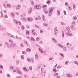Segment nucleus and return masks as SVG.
I'll list each match as a JSON object with an SVG mask.
<instances>
[{
  "label": "nucleus",
  "instance_id": "1",
  "mask_svg": "<svg viewBox=\"0 0 78 78\" xmlns=\"http://www.w3.org/2000/svg\"><path fill=\"white\" fill-rule=\"evenodd\" d=\"M19 68H17V70L16 69H14L13 70V72H16L18 73V74H20V75H22V72H20V71L19 70Z\"/></svg>",
  "mask_w": 78,
  "mask_h": 78
},
{
  "label": "nucleus",
  "instance_id": "2",
  "mask_svg": "<svg viewBox=\"0 0 78 78\" xmlns=\"http://www.w3.org/2000/svg\"><path fill=\"white\" fill-rule=\"evenodd\" d=\"M5 44L6 45L7 47L8 48H11V45L9 44V43H8V42L5 41Z\"/></svg>",
  "mask_w": 78,
  "mask_h": 78
},
{
  "label": "nucleus",
  "instance_id": "3",
  "mask_svg": "<svg viewBox=\"0 0 78 78\" xmlns=\"http://www.w3.org/2000/svg\"><path fill=\"white\" fill-rule=\"evenodd\" d=\"M53 8H50L49 12L48 13L49 16H51V15L52 14V13H53Z\"/></svg>",
  "mask_w": 78,
  "mask_h": 78
},
{
  "label": "nucleus",
  "instance_id": "4",
  "mask_svg": "<svg viewBox=\"0 0 78 78\" xmlns=\"http://www.w3.org/2000/svg\"><path fill=\"white\" fill-rule=\"evenodd\" d=\"M57 27H55L54 28V33L55 36H57V34H58V30Z\"/></svg>",
  "mask_w": 78,
  "mask_h": 78
},
{
  "label": "nucleus",
  "instance_id": "5",
  "mask_svg": "<svg viewBox=\"0 0 78 78\" xmlns=\"http://www.w3.org/2000/svg\"><path fill=\"white\" fill-rule=\"evenodd\" d=\"M32 32V34L34 36H36L37 35V33L36 32V30L35 29H33L31 30Z\"/></svg>",
  "mask_w": 78,
  "mask_h": 78
},
{
  "label": "nucleus",
  "instance_id": "6",
  "mask_svg": "<svg viewBox=\"0 0 78 78\" xmlns=\"http://www.w3.org/2000/svg\"><path fill=\"white\" fill-rule=\"evenodd\" d=\"M32 11H33V9H32V8L31 7L29 9L28 13L29 14H31V12H32Z\"/></svg>",
  "mask_w": 78,
  "mask_h": 78
},
{
  "label": "nucleus",
  "instance_id": "7",
  "mask_svg": "<svg viewBox=\"0 0 78 78\" xmlns=\"http://www.w3.org/2000/svg\"><path fill=\"white\" fill-rule=\"evenodd\" d=\"M66 34L69 36H73L72 34L70 33V32H68L67 33H66Z\"/></svg>",
  "mask_w": 78,
  "mask_h": 78
},
{
  "label": "nucleus",
  "instance_id": "8",
  "mask_svg": "<svg viewBox=\"0 0 78 78\" xmlns=\"http://www.w3.org/2000/svg\"><path fill=\"white\" fill-rule=\"evenodd\" d=\"M7 35L8 36H9V37H14V38H17V37H15L14 36L11 34L9 33H8Z\"/></svg>",
  "mask_w": 78,
  "mask_h": 78
},
{
  "label": "nucleus",
  "instance_id": "9",
  "mask_svg": "<svg viewBox=\"0 0 78 78\" xmlns=\"http://www.w3.org/2000/svg\"><path fill=\"white\" fill-rule=\"evenodd\" d=\"M52 40L53 42H54L55 43H56V44L58 43V41H57V40H56L55 39V38H52Z\"/></svg>",
  "mask_w": 78,
  "mask_h": 78
},
{
  "label": "nucleus",
  "instance_id": "10",
  "mask_svg": "<svg viewBox=\"0 0 78 78\" xmlns=\"http://www.w3.org/2000/svg\"><path fill=\"white\" fill-rule=\"evenodd\" d=\"M20 8H21V5H18L16 7V8L17 10H18V9H20Z\"/></svg>",
  "mask_w": 78,
  "mask_h": 78
},
{
  "label": "nucleus",
  "instance_id": "11",
  "mask_svg": "<svg viewBox=\"0 0 78 78\" xmlns=\"http://www.w3.org/2000/svg\"><path fill=\"white\" fill-rule=\"evenodd\" d=\"M11 47H14L16 46V44L12 43L11 44Z\"/></svg>",
  "mask_w": 78,
  "mask_h": 78
},
{
  "label": "nucleus",
  "instance_id": "12",
  "mask_svg": "<svg viewBox=\"0 0 78 78\" xmlns=\"http://www.w3.org/2000/svg\"><path fill=\"white\" fill-rule=\"evenodd\" d=\"M43 11L46 14H48V10H47L46 9H44Z\"/></svg>",
  "mask_w": 78,
  "mask_h": 78
},
{
  "label": "nucleus",
  "instance_id": "13",
  "mask_svg": "<svg viewBox=\"0 0 78 78\" xmlns=\"http://www.w3.org/2000/svg\"><path fill=\"white\" fill-rule=\"evenodd\" d=\"M38 50L40 52H41V53H43V51H42V48H41V47L38 48Z\"/></svg>",
  "mask_w": 78,
  "mask_h": 78
},
{
  "label": "nucleus",
  "instance_id": "14",
  "mask_svg": "<svg viewBox=\"0 0 78 78\" xmlns=\"http://www.w3.org/2000/svg\"><path fill=\"white\" fill-rule=\"evenodd\" d=\"M23 69L24 71H25L26 72H28V69L26 67H23Z\"/></svg>",
  "mask_w": 78,
  "mask_h": 78
},
{
  "label": "nucleus",
  "instance_id": "15",
  "mask_svg": "<svg viewBox=\"0 0 78 78\" xmlns=\"http://www.w3.org/2000/svg\"><path fill=\"white\" fill-rule=\"evenodd\" d=\"M66 30L68 32H70V27H66Z\"/></svg>",
  "mask_w": 78,
  "mask_h": 78
},
{
  "label": "nucleus",
  "instance_id": "16",
  "mask_svg": "<svg viewBox=\"0 0 78 78\" xmlns=\"http://www.w3.org/2000/svg\"><path fill=\"white\" fill-rule=\"evenodd\" d=\"M43 26H44V27H46L47 26H48V24H47V23H44L43 24Z\"/></svg>",
  "mask_w": 78,
  "mask_h": 78
},
{
  "label": "nucleus",
  "instance_id": "17",
  "mask_svg": "<svg viewBox=\"0 0 78 78\" xmlns=\"http://www.w3.org/2000/svg\"><path fill=\"white\" fill-rule=\"evenodd\" d=\"M30 61L32 62V64H34V59L33 58H31L30 59Z\"/></svg>",
  "mask_w": 78,
  "mask_h": 78
},
{
  "label": "nucleus",
  "instance_id": "18",
  "mask_svg": "<svg viewBox=\"0 0 78 78\" xmlns=\"http://www.w3.org/2000/svg\"><path fill=\"white\" fill-rule=\"evenodd\" d=\"M66 76H67V77H69V78H70V77H72V75L69 74H66Z\"/></svg>",
  "mask_w": 78,
  "mask_h": 78
},
{
  "label": "nucleus",
  "instance_id": "19",
  "mask_svg": "<svg viewBox=\"0 0 78 78\" xmlns=\"http://www.w3.org/2000/svg\"><path fill=\"white\" fill-rule=\"evenodd\" d=\"M7 7L9 8L11 7V5L10 4H7Z\"/></svg>",
  "mask_w": 78,
  "mask_h": 78
},
{
  "label": "nucleus",
  "instance_id": "20",
  "mask_svg": "<svg viewBox=\"0 0 78 78\" xmlns=\"http://www.w3.org/2000/svg\"><path fill=\"white\" fill-rule=\"evenodd\" d=\"M57 45L59 47H60V48H62L63 47V46L60 44H58Z\"/></svg>",
  "mask_w": 78,
  "mask_h": 78
},
{
  "label": "nucleus",
  "instance_id": "21",
  "mask_svg": "<svg viewBox=\"0 0 78 78\" xmlns=\"http://www.w3.org/2000/svg\"><path fill=\"white\" fill-rule=\"evenodd\" d=\"M63 49L64 51H66V47L65 46H63Z\"/></svg>",
  "mask_w": 78,
  "mask_h": 78
},
{
  "label": "nucleus",
  "instance_id": "22",
  "mask_svg": "<svg viewBox=\"0 0 78 78\" xmlns=\"http://www.w3.org/2000/svg\"><path fill=\"white\" fill-rule=\"evenodd\" d=\"M9 68L10 70H13V69H14V66H10Z\"/></svg>",
  "mask_w": 78,
  "mask_h": 78
},
{
  "label": "nucleus",
  "instance_id": "23",
  "mask_svg": "<svg viewBox=\"0 0 78 78\" xmlns=\"http://www.w3.org/2000/svg\"><path fill=\"white\" fill-rule=\"evenodd\" d=\"M62 37H64V31L62 30Z\"/></svg>",
  "mask_w": 78,
  "mask_h": 78
},
{
  "label": "nucleus",
  "instance_id": "24",
  "mask_svg": "<svg viewBox=\"0 0 78 78\" xmlns=\"http://www.w3.org/2000/svg\"><path fill=\"white\" fill-rule=\"evenodd\" d=\"M42 18L43 19V21H45V19L44 18V15H42Z\"/></svg>",
  "mask_w": 78,
  "mask_h": 78
},
{
  "label": "nucleus",
  "instance_id": "25",
  "mask_svg": "<svg viewBox=\"0 0 78 78\" xmlns=\"http://www.w3.org/2000/svg\"><path fill=\"white\" fill-rule=\"evenodd\" d=\"M33 19L31 18H28V21H33Z\"/></svg>",
  "mask_w": 78,
  "mask_h": 78
},
{
  "label": "nucleus",
  "instance_id": "26",
  "mask_svg": "<svg viewBox=\"0 0 78 78\" xmlns=\"http://www.w3.org/2000/svg\"><path fill=\"white\" fill-rule=\"evenodd\" d=\"M51 2V1H50V0H48L46 2V3L48 5V4H50V3Z\"/></svg>",
  "mask_w": 78,
  "mask_h": 78
},
{
  "label": "nucleus",
  "instance_id": "27",
  "mask_svg": "<svg viewBox=\"0 0 78 78\" xmlns=\"http://www.w3.org/2000/svg\"><path fill=\"white\" fill-rule=\"evenodd\" d=\"M31 51V49H30V48H27L26 49V51Z\"/></svg>",
  "mask_w": 78,
  "mask_h": 78
},
{
  "label": "nucleus",
  "instance_id": "28",
  "mask_svg": "<svg viewBox=\"0 0 78 78\" xmlns=\"http://www.w3.org/2000/svg\"><path fill=\"white\" fill-rule=\"evenodd\" d=\"M13 21L15 22V23H16V24H18V21H17L16 20L13 19Z\"/></svg>",
  "mask_w": 78,
  "mask_h": 78
},
{
  "label": "nucleus",
  "instance_id": "29",
  "mask_svg": "<svg viewBox=\"0 0 78 78\" xmlns=\"http://www.w3.org/2000/svg\"><path fill=\"white\" fill-rule=\"evenodd\" d=\"M11 16L12 17H13V18H14V16H15V14L14 13H12L11 14Z\"/></svg>",
  "mask_w": 78,
  "mask_h": 78
},
{
  "label": "nucleus",
  "instance_id": "30",
  "mask_svg": "<svg viewBox=\"0 0 78 78\" xmlns=\"http://www.w3.org/2000/svg\"><path fill=\"white\" fill-rule=\"evenodd\" d=\"M38 57V55H37V54L36 53L35 55V58L36 59H37Z\"/></svg>",
  "mask_w": 78,
  "mask_h": 78
},
{
  "label": "nucleus",
  "instance_id": "31",
  "mask_svg": "<svg viewBox=\"0 0 78 78\" xmlns=\"http://www.w3.org/2000/svg\"><path fill=\"white\" fill-rule=\"evenodd\" d=\"M30 40L31 41H33L34 42V41H35V39H34V38H33V37H31L30 38Z\"/></svg>",
  "mask_w": 78,
  "mask_h": 78
},
{
  "label": "nucleus",
  "instance_id": "32",
  "mask_svg": "<svg viewBox=\"0 0 78 78\" xmlns=\"http://www.w3.org/2000/svg\"><path fill=\"white\" fill-rule=\"evenodd\" d=\"M37 9H41V7L39 5H38V8H37Z\"/></svg>",
  "mask_w": 78,
  "mask_h": 78
},
{
  "label": "nucleus",
  "instance_id": "33",
  "mask_svg": "<svg viewBox=\"0 0 78 78\" xmlns=\"http://www.w3.org/2000/svg\"><path fill=\"white\" fill-rule=\"evenodd\" d=\"M61 25H66V23H64V22H61Z\"/></svg>",
  "mask_w": 78,
  "mask_h": 78
},
{
  "label": "nucleus",
  "instance_id": "34",
  "mask_svg": "<svg viewBox=\"0 0 78 78\" xmlns=\"http://www.w3.org/2000/svg\"><path fill=\"white\" fill-rule=\"evenodd\" d=\"M37 8H38V5H36L34 6V8L35 9H37Z\"/></svg>",
  "mask_w": 78,
  "mask_h": 78
},
{
  "label": "nucleus",
  "instance_id": "35",
  "mask_svg": "<svg viewBox=\"0 0 78 78\" xmlns=\"http://www.w3.org/2000/svg\"><path fill=\"white\" fill-rule=\"evenodd\" d=\"M73 62L74 64H77V65H78V63L76 61H73Z\"/></svg>",
  "mask_w": 78,
  "mask_h": 78
},
{
  "label": "nucleus",
  "instance_id": "36",
  "mask_svg": "<svg viewBox=\"0 0 78 78\" xmlns=\"http://www.w3.org/2000/svg\"><path fill=\"white\" fill-rule=\"evenodd\" d=\"M0 69H3V66L1 64H0Z\"/></svg>",
  "mask_w": 78,
  "mask_h": 78
},
{
  "label": "nucleus",
  "instance_id": "37",
  "mask_svg": "<svg viewBox=\"0 0 78 78\" xmlns=\"http://www.w3.org/2000/svg\"><path fill=\"white\" fill-rule=\"evenodd\" d=\"M77 19V17H76V16H74L73 17V20H76V19Z\"/></svg>",
  "mask_w": 78,
  "mask_h": 78
},
{
  "label": "nucleus",
  "instance_id": "38",
  "mask_svg": "<svg viewBox=\"0 0 78 78\" xmlns=\"http://www.w3.org/2000/svg\"><path fill=\"white\" fill-rule=\"evenodd\" d=\"M60 55H61V56H62V57L63 58L64 57V54H62V53H60Z\"/></svg>",
  "mask_w": 78,
  "mask_h": 78
},
{
  "label": "nucleus",
  "instance_id": "39",
  "mask_svg": "<svg viewBox=\"0 0 78 78\" xmlns=\"http://www.w3.org/2000/svg\"><path fill=\"white\" fill-rule=\"evenodd\" d=\"M19 61L17 60L16 61V65L17 66L19 65Z\"/></svg>",
  "mask_w": 78,
  "mask_h": 78
},
{
  "label": "nucleus",
  "instance_id": "40",
  "mask_svg": "<svg viewBox=\"0 0 78 78\" xmlns=\"http://www.w3.org/2000/svg\"><path fill=\"white\" fill-rule=\"evenodd\" d=\"M57 12L58 15H59V16L60 15V11L59 10L57 11Z\"/></svg>",
  "mask_w": 78,
  "mask_h": 78
},
{
  "label": "nucleus",
  "instance_id": "41",
  "mask_svg": "<svg viewBox=\"0 0 78 78\" xmlns=\"http://www.w3.org/2000/svg\"><path fill=\"white\" fill-rule=\"evenodd\" d=\"M53 71L54 72H57V70H56V69L54 68L53 69Z\"/></svg>",
  "mask_w": 78,
  "mask_h": 78
},
{
  "label": "nucleus",
  "instance_id": "42",
  "mask_svg": "<svg viewBox=\"0 0 78 78\" xmlns=\"http://www.w3.org/2000/svg\"><path fill=\"white\" fill-rule=\"evenodd\" d=\"M21 58L22 59H24V55H22L21 56Z\"/></svg>",
  "mask_w": 78,
  "mask_h": 78
},
{
  "label": "nucleus",
  "instance_id": "43",
  "mask_svg": "<svg viewBox=\"0 0 78 78\" xmlns=\"http://www.w3.org/2000/svg\"><path fill=\"white\" fill-rule=\"evenodd\" d=\"M35 27L36 28H40V27H39L38 26H37V25H35Z\"/></svg>",
  "mask_w": 78,
  "mask_h": 78
},
{
  "label": "nucleus",
  "instance_id": "44",
  "mask_svg": "<svg viewBox=\"0 0 78 78\" xmlns=\"http://www.w3.org/2000/svg\"><path fill=\"white\" fill-rule=\"evenodd\" d=\"M27 59L28 61L29 62H30V61H31V60L30 59V58H29V57L27 58Z\"/></svg>",
  "mask_w": 78,
  "mask_h": 78
},
{
  "label": "nucleus",
  "instance_id": "45",
  "mask_svg": "<svg viewBox=\"0 0 78 78\" xmlns=\"http://www.w3.org/2000/svg\"><path fill=\"white\" fill-rule=\"evenodd\" d=\"M74 26V25H73V24L71 25L70 26L71 29H72L73 28V27Z\"/></svg>",
  "mask_w": 78,
  "mask_h": 78
},
{
  "label": "nucleus",
  "instance_id": "46",
  "mask_svg": "<svg viewBox=\"0 0 78 78\" xmlns=\"http://www.w3.org/2000/svg\"><path fill=\"white\" fill-rule=\"evenodd\" d=\"M75 6H76V5H75V4H73V8L74 10L75 9Z\"/></svg>",
  "mask_w": 78,
  "mask_h": 78
},
{
  "label": "nucleus",
  "instance_id": "47",
  "mask_svg": "<svg viewBox=\"0 0 78 78\" xmlns=\"http://www.w3.org/2000/svg\"><path fill=\"white\" fill-rule=\"evenodd\" d=\"M20 47H24V45H23V44L22 43H21L20 44Z\"/></svg>",
  "mask_w": 78,
  "mask_h": 78
},
{
  "label": "nucleus",
  "instance_id": "48",
  "mask_svg": "<svg viewBox=\"0 0 78 78\" xmlns=\"http://www.w3.org/2000/svg\"><path fill=\"white\" fill-rule=\"evenodd\" d=\"M30 34V32L28 31V30H27L26 31V34L28 35Z\"/></svg>",
  "mask_w": 78,
  "mask_h": 78
},
{
  "label": "nucleus",
  "instance_id": "49",
  "mask_svg": "<svg viewBox=\"0 0 78 78\" xmlns=\"http://www.w3.org/2000/svg\"><path fill=\"white\" fill-rule=\"evenodd\" d=\"M18 23H19L20 25L21 26L22 25V24H21V23L19 21H18Z\"/></svg>",
  "mask_w": 78,
  "mask_h": 78
},
{
  "label": "nucleus",
  "instance_id": "50",
  "mask_svg": "<svg viewBox=\"0 0 78 78\" xmlns=\"http://www.w3.org/2000/svg\"><path fill=\"white\" fill-rule=\"evenodd\" d=\"M58 75V73H55L54 74V76H56L57 75Z\"/></svg>",
  "mask_w": 78,
  "mask_h": 78
},
{
  "label": "nucleus",
  "instance_id": "51",
  "mask_svg": "<svg viewBox=\"0 0 78 78\" xmlns=\"http://www.w3.org/2000/svg\"><path fill=\"white\" fill-rule=\"evenodd\" d=\"M22 54H26L27 53V52L25 51H23L22 52Z\"/></svg>",
  "mask_w": 78,
  "mask_h": 78
},
{
  "label": "nucleus",
  "instance_id": "52",
  "mask_svg": "<svg viewBox=\"0 0 78 78\" xmlns=\"http://www.w3.org/2000/svg\"><path fill=\"white\" fill-rule=\"evenodd\" d=\"M39 39H40V38L39 37H37L36 38V40L37 41H39Z\"/></svg>",
  "mask_w": 78,
  "mask_h": 78
},
{
  "label": "nucleus",
  "instance_id": "53",
  "mask_svg": "<svg viewBox=\"0 0 78 78\" xmlns=\"http://www.w3.org/2000/svg\"><path fill=\"white\" fill-rule=\"evenodd\" d=\"M68 8L69 9V11H72V8H71V7H68Z\"/></svg>",
  "mask_w": 78,
  "mask_h": 78
},
{
  "label": "nucleus",
  "instance_id": "54",
  "mask_svg": "<svg viewBox=\"0 0 78 78\" xmlns=\"http://www.w3.org/2000/svg\"><path fill=\"white\" fill-rule=\"evenodd\" d=\"M26 44L27 45V46H30V44L28 42H27Z\"/></svg>",
  "mask_w": 78,
  "mask_h": 78
},
{
  "label": "nucleus",
  "instance_id": "55",
  "mask_svg": "<svg viewBox=\"0 0 78 78\" xmlns=\"http://www.w3.org/2000/svg\"><path fill=\"white\" fill-rule=\"evenodd\" d=\"M24 42H25V44H26L28 42V41H27L25 39L24 40Z\"/></svg>",
  "mask_w": 78,
  "mask_h": 78
},
{
  "label": "nucleus",
  "instance_id": "56",
  "mask_svg": "<svg viewBox=\"0 0 78 78\" xmlns=\"http://www.w3.org/2000/svg\"><path fill=\"white\" fill-rule=\"evenodd\" d=\"M69 63V61H66L65 62V64L66 65H67V63Z\"/></svg>",
  "mask_w": 78,
  "mask_h": 78
},
{
  "label": "nucleus",
  "instance_id": "57",
  "mask_svg": "<svg viewBox=\"0 0 78 78\" xmlns=\"http://www.w3.org/2000/svg\"><path fill=\"white\" fill-rule=\"evenodd\" d=\"M24 77L25 78H28V76H27V74H25L24 75Z\"/></svg>",
  "mask_w": 78,
  "mask_h": 78
},
{
  "label": "nucleus",
  "instance_id": "58",
  "mask_svg": "<svg viewBox=\"0 0 78 78\" xmlns=\"http://www.w3.org/2000/svg\"><path fill=\"white\" fill-rule=\"evenodd\" d=\"M29 69L30 70H32V66H30L29 67Z\"/></svg>",
  "mask_w": 78,
  "mask_h": 78
},
{
  "label": "nucleus",
  "instance_id": "59",
  "mask_svg": "<svg viewBox=\"0 0 78 78\" xmlns=\"http://www.w3.org/2000/svg\"><path fill=\"white\" fill-rule=\"evenodd\" d=\"M65 5L67 6H69V4L67 2L65 3Z\"/></svg>",
  "mask_w": 78,
  "mask_h": 78
},
{
  "label": "nucleus",
  "instance_id": "60",
  "mask_svg": "<svg viewBox=\"0 0 78 78\" xmlns=\"http://www.w3.org/2000/svg\"><path fill=\"white\" fill-rule=\"evenodd\" d=\"M45 75V72H44L43 73H42L41 75L42 76H44Z\"/></svg>",
  "mask_w": 78,
  "mask_h": 78
},
{
  "label": "nucleus",
  "instance_id": "61",
  "mask_svg": "<svg viewBox=\"0 0 78 78\" xmlns=\"http://www.w3.org/2000/svg\"><path fill=\"white\" fill-rule=\"evenodd\" d=\"M21 28L23 30H24V29H25V27H24V26H22Z\"/></svg>",
  "mask_w": 78,
  "mask_h": 78
},
{
  "label": "nucleus",
  "instance_id": "62",
  "mask_svg": "<svg viewBox=\"0 0 78 78\" xmlns=\"http://www.w3.org/2000/svg\"><path fill=\"white\" fill-rule=\"evenodd\" d=\"M63 13L64 15H66L67 14V13H66V11H64L63 12Z\"/></svg>",
  "mask_w": 78,
  "mask_h": 78
},
{
  "label": "nucleus",
  "instance_id": "63",
  "mask_svg": "<svg viewBox=\"0 0 78 78\" xmlns=\"http://www.w3.org/2000/svg\"><path fill=\"white\" fill-rule=\"evenodd\" d=\"M31 4L32 6H33L34 5V2H31Z\"/></svg>",
  "mask_w": 78,
  "mask_h": 78
},
{
  "label": "nucleus",
  "instance_id": "64",
  "mask_svg": "<svg viewBox=\"0 0 78 78\" xmlns=\"http://www.w3.org/2000/svg\"><path fill=\"white\" fill-rule=\"evenodd\" d=\"M3 56V54H0V58H2Z\"/></svg>",
  "mask_w": 78,
  "mask_h": 78
}]
</instances>
